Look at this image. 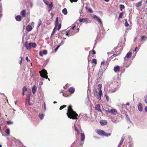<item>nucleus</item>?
Here are the masks:
<instances>
[{
  "label": "nucleus",
  "mask_w": 147,
  "mask_h": 147,
  "mask_svg": "<svg viewBox=\"0 0 147 147\" xmlns=\"http://www.w3.org/2000/svg\"><path fill=\"white\" fill-rule=\"evenodd\" d=\"M67 114L68 117L70 119H78L79 117L78 114L72 110L71 105L68 107Z\"/></svg>",
  "instance_id": "1"
},
{
  "label": "nucleus",
  "mask_w": 147,
  "mask_h": 147,
  "mask_svg": "<svg viewBox=\"0 0 147 147\" xmlns=\"http://www.w3.org/2000/svg\"><path fill=\"white\" fill-rule=\"evenodd\" d=\"M40 73L41 77L46 79H48V80L50 81V79L48 78L47 71L45 69H43L42 70L40 71Z\"/></svg>",
  "instance_id": "2"
},
{
  "label": "nucleus",
  "mask_w": 147,
  "mask_h": 147,
  "mask_svg": "<svg viewBox=\"0 0 147 147\" xmlns=\"http://www.w3.org/2000/svg\"><path fill=\"white\" fill-rule=\"evenodd\" d=\"M96 131L99 135L105 136L107 137L110 136L111 134V133H106L103 130L100 129L96 130Z\"/></svg>",
  "instance_id": "3"
},
{
  "label": "nucleus",
  "mask_w": 147,
  "mask_h": 147,
  "mask_svg": "<svg viewBox=\"0 0 147 147\" xmlns=\"http://www.w3.org/2000/svg\"><path fill=\"white\" fill-rule=\"evenodd\" d=\"M98 86L100 90L98 95L97 96V98L100 100L101 99V96L102 95V91L101 90L102 86L101 85L99 84L98 85Z\"/></svg>",
  "instance_id": "4"
},
{
  "label": "nucleus",
  "mask_w": 147,
  "mask_h": 147,
  "mask_svg": "<svg viewBox=\"0 0 147 147\" xmlns=\"http://www.w3.org/2000/svg\"><path fill=\"white\" fill-rule=\"evenodd\" d=\"M47 53V51L46 50H44L42 51H40L39 53V55L41 56H42L43 55H46Z\"/></svg>",
  "instance_id": "5"
},
{
  "label": "nucleus",
  "mask_w": 147,
  "mask_h": 147,
  "mask_svg": "<svg viewBox=\"0 0 147 147\" xmlns=\"http://www.w3.org/2000/svg\"><path fill=\"white\" fill-rule=\"evenodd\" d=\"M93 18L96 19V20H97L101 24V25H102V22L101 20L99 18H98L97 16L95 15H94L93 16Z\"/></svg>",
  "instance_id": "6"
},
{
  "label": "nucleus",
  "mask_w": 147,
  "mask_h": 147,
  "mask_svg": "<svg viewBox=\"0 0 147 147\" xmlns=\"http://www.w3.org/2000/svg\"><path fill=\"white\" fill-rule=\"evenodd\" d=\"M79 21L80 22H86L88 23V20L87 18H83L79 19Z\"/></svg>",
  "instance_id": "7"
},
{
  "label": "nucleus",
  "mask_w": 147,
  "mask_h": 147,
  "mask_svg": "<svg viewBox=\"0 0 147 147\" xmlns=\"http://www.w3.org/2000/svg\"><path fill=\"white\" fill-rule=\"evenodd\" d=\"M108 112L109 113L112 114L114 115H116L117 113V111L114 109H111L110 111H108Z\"/></svg>",
  "instance_id": "8"
},
{
  "label": "nucleus",
  "mask_w": 147,
  "mask_h": 147,
  "mask_svg": "<svg viewBox=\"0 0 147 147\" xmlns=\"http://www.w3.org/2000/svg\"><path fill=\"white\" fill-rule=\"evenodd\" d=\"M100 105L99 104H98L96 105L95 107V109L96 110L99 111L101 112V111L100 109Z\"/></svg>",
  "instance_id": "9"
},
{
  "label": "nucleus",
  "mask_w": 147,
  "mask_h": 147,
  "mask_svg": "<svg viewBox=\"0 0 147 147\" xmlns=\"http://www.w3.org/2000/svg\"><path fill=\"white\" fill-rule=\"evenodd\" d=\"M132 54V53L131 52H129L126 55L125 57L124 58V60H126L125 59L126 57H127V58H129L131 55Z\"/></svg>",
  "instance_id": "10"
},
{
  "label": "nucleus",
  "mask_w": 147,
  "mask_h": 147,
  "mask_svg": "<svg viewBox=\"0 0 147 147\" xmlns=\"http://www.w3.org/2000/svg\"><path fill=\"white\" fill-rule=\"evenodd\" d=\"M100 123L101 125H104L107 124V122L105 120H102L100 121Z\"/></svg>",
  "instance_id": "11"
},
{
  "label": "nucleus",
  "mask_w": 147,
  "mask_h": 147,
  "mask_svg": "<svg viewBox=\"0 0 147 147\" xmlns=\"http://www.w3.org/2000/svg\"><path fill=\"white\" fill-rule=\"evenodd\" d=\"M37 90V87L35 85H34L32 89V92L33 94H34L36 92Z\"/></svg>",
  "instance_id": "12"
},
{
  "label": "nucleus",
  "mask_w": 147,
  "mask_h": 147,
  "mask_svg": "<svg viewBox=\"0 0 147 147\" xmlns=\"http://www.w3.org/2000/svg\"><path fill=\"white\" fill-rule=\"evenodd\" d=\"M33 27L30 25L28 26L26 28V30L28 31H30L32 30Z\"/></svg>",
  "instance_id": "13"
},
{
  "label": "nucleus",
  "mask_w": 147,
  "mask_h": 147,
  "mask_svg": "<svg viewBox=\"0 0 147 147\" xmlns=\"http://www.w3.org/2000/svg\"><path fill=\"white\" fill-rule=\"evenodd\" d=\"M138 109L140 111H142V106L141 104L140 103L138 106Z\"/></svg>",
  "instance_id": "14"
},
{
  "label": "nucleus",
  "mask_w": 147,
  "mask_h": 147,
  "mask_svg": "<svg viewBox=\"0 0 147 147\" xmlns=\"http://www.w3.org/2000/svg\"><path fill=\"white\" fill-rule=\"evenodd\" d=\"M25 46L27 50H30L31 47V44L30 43L28 45L26 42Z\"/></svg>",
  "instance_id": "15"
},
{
  "label": "nucleus",
  "mask_w": 147,
  "mask_h": 147,
  "mask_svg": "<svg viewBox=\"0 0 147 147\" xmlns=\"http://www.w3.org/2000/svg\"><path fill=\"white\" fill-rule=\"evenodd\" d=\"M81 141L82 142L84 141V140L85 139V136L84 134L83 133H81Z\"/></svg>",
  "instance_id": "16"
},
{
  "label": "nucleus",
  "mask_w": 147,
  "mask_h": 147,
  "mask_svg": "<svg viewBox=\"0 0 147 147\" xmlns=\"http://www.w3.org/2000/svg\"><path fill=\"white\" fill-rule=\"evenodd\" d=\"M120 69V67L119 66H117L114 67V70L115 72H117L119 71Z\"/></svg>",
  "instance_id": "17"
},
{
  "label": "nucleus",
  "mask_w": 147,
  "mask_h": 147,
  "mask_svg": "<svg viewBox=\"0 0 147 147\" xmlns=\"http://www.w3.org/2000/svg\"><path fill=\"white\" fill-rule=\"evenodd\" d=\"M69 91L71 93L73 94L74 92L75 89L71 87L69 89Z\"/></svg>",
  "instance_id": "18"
},
{
  "label": "nucleus",
  "mask_w": 147,
  "mask_h": 147,
  "mask_svg": "<svg viewBox=\"0 0 147 147\" xmlns=\"http://www.w3.org/2000/svg\"><path fill=\"white\" fill-rule=\"evenodd\" d=\"M142 3V1H140L139 2L136 3L135 4V6L136 7H139L141 5Z\"/></svg>",
  "instance_id": "19"
},
{
  "label": "nucleus",
  "mask_w": 147,
  "mask_h": 147,
  "mask_svg": "<svg viewBox=\"0 0 147 147\" xmlns=\"http://www.w3.org/2000/svg\"><path fill=\"white\" fill-rule=\"evenodd\" d=\"M15 18L16 20L18 21H20L21 20V18L20 16L19 15L17 16Z\"/></svg>",
  "instance_id": "20"
},
{
  "label": "nucleus",
  "mask_w": 147,
  "mask_h": 147,
  "mask_svg": "<svg viewBox=\"0 0 147 147\" xmlns=\"http://www.w3.org/2000/svg\"><path fill=\"white\" fill-rule=\"evenodd\" d=\"M21 13L23 16L24 17H25L26 14V11L24 10H22L21 12Z\"/></svg>",
  "instance_id": "21"
},
{
  "label": "nucleus",
  "mask_w": 147,
  "mask_h": 147,
  "mask_svg": "<svg viewBox=\"0 0 147 147\" xmlns=\"http://www.w3.org/2000/svg\"><path fill=\"white\" fill-rule=\"evenodd\" d=\"M94 96H96V98H97V96L98 95V92L97 91V90L96 89H94Z\"/></svg>",
  "instance_id": "22"
},
{
  "label": "nucleus",
  "mask_w": 147,
  "mask_h": 147,
  "mask_svg": "<svg viewBox=\"0 0 147 147\" xmlns=\"http://www.w3.org/2000/svg\"><path fill=\"white\" fill-rule=\"evenodd\" d=\"M62 12L64 15H66L67 13V10L65 8H64L62 10Z\"/></svg>",
  "instance_id": "23"
},
{
  "label": "nucleus",
  "mask_w": 147,
  "mask_h": 147,
  "mask_svg": "<svg viewBox=\"0 0 147 147\" xmlns=\"http://www.w3.org/2000/svg\"><path fill=\"white\" fill-rule=\"evenodd\" d=\"M42 22L41 20L40 19H39V20L38 22V25L37 26V28H38L39 27V26L41 25V24L42 23Z\"/></svg>",
  "instance_id": "24"
},
{
  "label": "nucleus",
  "mask_w": 147,
  "mask_h": 147,
  "mask_svg": "<svg viewBox=\"0 0 147 147\" xmlns=\"http://www.w3.org/2000/svg\"><path fill=\"white\" fill-rule=\"evenodd\" d=\"M118 88H114L113 89L111 90H109V91L111 93H114L115 92L116 90H117Z\"/></svg>",
  "instance_id": "25"
},
{
  "label": "nucleus",
  "mask_w": 147,
  "mask_h": 147,
  "mask_svg": "<svg viewBox=\"0 0 147 147\" xmlns=\"http://www.w3.org/2000/svg\"><path fill=\"white\" fill-rule=\"evenodd\" d=\"M44 116V115L43 114H39V116L40 119L41 120L43 119V118Z\"/></svg>",
  "instance_id": "26"
},
{
  "label": "nucleus",
  "mask_w": 147,
  "mask_h": 147,
  "mask_svg": "<svg viewBox=\"0 0 147 147\" xmlns=\"http://www.w3.org/2000/svg\"><path fill=\"white\" fill-rule=\"evenodd\" d=\"M31 44V47H32L34 48H35L36 47V44L35 43H30Z\"/></svg>",
  "instance_id": "27"
},
{
  "label": "nucleus",
  "mask_w": 147,
  "mask_h": 147,
  "mask_svg": "<svg viewBox=\"0 0 147 147\" xmlns=\"http://www.w3.org/2000/svg\"><path fill=\"white\" fill-rule=\"evenodd\" d=\"M58 18L57 17L56 19V20L55 22V26L56 27L58 25Z\"/></svg>",
  "instance_id": "28"
},
{
  "label": "nucleus",
  "mask_w": 147,
  "mask_h": 147,
  "mask_svg": "<svg viewBox=\"0 0 147 147\" xmlns=\"http://www.w3.org/2000/svg\"><path fill=\"white\" fill-rule=\"evenodd\" d=\"M105 63L106 61H102L101 63V67H104Z\"/></svg>",
  "instance_id": "29"
},
{
  "label": "nucleus",
  "mask_w": 147,
  "mask_h": 147,
  "mask_svg": "<svg viewBox=\"0 0 147 147\" xmlns=\"http://www.w3.org/2000/svg\"><path fill=\"white\" fill-rule=\"evenodd\" d=\"M5 132L8 135H9L10 134V129H7L5 131Z\"/></svg>",
  "instance_id": "30"
},
{
  "label": "nucleus",
  "mask_w": 147,
  "mask_h": 147,
  "mask_svg": "<svg viewBox=\"0 0 147 147\" xmlns=\"http://www.w3.org/2000/svg\"><path fill=\"white\" fill-rule=\"evenodd\" d=\"M69 32H70L69 31H68L66 33V35L67 36H69L73 35V34H69Z\"/></svg>",
  "instance_id": "31"
},
{
  "label": "nucleus",
  "mask_w": 147,
  "mask_h": 147,
  "mask_svg": "<svg viewBox=\"0 0 147 147\" xmlns=\"http://www.w3.org/2000/svg\"><path fill=\"white\" fill-rule=\"evenodd\" d=\"M48 5L49 6V8L50 9V10H51V9H52V8L53 7V3L51 2V3L49 5L48 4Z\"/></svg>",
  "instance_id": "32"
},
{
  "label": "nucleus",
  "mask_w": 147,
  "mask_h": 147,
  "mask_svg": "<svg viewBox=\"0 0 147 147\" xmlns=\"http://www.w3.org/2000/svg\"><path fill=\"white\" fill-rule=\"evenodd\" d=\"M144 102L146 103H147V95L144 96Z\"/></svg>",
  "instance_id": "33"
},
{
  "label": "nucleus",
  "mask_w": 147,
  "mask_h": 147,
  "mask_svg": "<svg viewBox=\"0 0 147 147\" xmlns=\"http://www.w3.org/2000/svg\"><path fill=\"white\" fill-rule=\"evenodd\" d=\"M30 94H29L28 95V96L27 98V100L28 102H29L30 101Z\"/></svg>",
  "instance_id": "34"
},
{
  "label": "nucleus",
  "mask_w": 147,
  "mask_h": 147,
  "mask_svg": "<svg viewBox=\"0 0 147 147\" xmlns=\"http://www.w3.org/2000/svg\"><path fill=\"white\" fill-rule=\"evenodd\" d=\"M120 8L121 10H122L123 9H124L125 8V7L124 5H120Z\"/></svg>",
  "instance_id": "35"
},
{
  "label": "nucleus",
  "mask_w": 147,
  "mask_h": 147,
  "mask_svg": "<svg viewBox=\"0 0 147 147\" xmlns=\"http://www.w3.org/2000/svg\"><path fill=\"white\" fill-rule=\"evenodd\" d=\"M66 107V105H63L61 106L60 107V108H59V109L60 110H61L62 109H63V108H65Z\"/></svg>",
  "instance_id": "36"
},
{
  "label": "nucleus",
  "mask_w": 147,
  "mask_h": 147,
  "mask_svg": "<svg viewBox=\"0 0 147 147\" xmlns=\"http://www.w3.org/2000/svg\"><path fill=\"white\" fill-rule=\"evenodd\" d=\"M92 63H94L95 64H96L97 63L96 60L95 59H92Z\"/></svg>",
  "instance_id": "37"
},
{
  "label": "nucleus",
  "mask_w": 147,
  "mask_h": 147,
  "mask_svg": "<svg viewBox=\"0 0 147 147\" xmlns=\"http://www.w3.org/2000/svg\"><path fill=\"white\" fill-rule=\"evenodd\" d=\"M125 26H126V27H128L129 26V24H128V23H127V20L126 19L125 20Z\"/></svg>",
  "instance_id": "38"
},
{
  "label": "nucleus",
  "mask_w": 147,
  "mask_h": 147,
  "mask_svg": "<svg viewBox=\"0 0 147 147\" xmlns=\"http://www.w3.org/2000/svg\"><path fill=\"white\" fill-rule=\"evenodd\" d=\"M45 3L47 5H48L49 2L46 0H43Z\"/></svg>",
  "instance_id": "39"
},
{
  "label": "nucleus",
  "mask_w": 147,
  "mask_h": 147,
  "mask_svg": "<svg viewBox=\"0 0 147 147\" xmlns=\"http://www.w3.org/2000/svg\"><path fill=\"white\" fill-rule=\"evenodd\" d=\"M27 90V88L25 87H24L23 89H22V91L23 92H25V91H26Z\"/></svg>",
  "instance_id": "40"
},
{
  "label": "nucleus",
  "mask_w": 147,
  "mask_h": 147,
  "mask_svg": "<svg viewBox=\"0 0 147 147\" xmlns=\"http://www.w3.org/2000/svg\"><path fill=\"white\" fill-rule=\"evenodd\" d=\"M123 15V12L120 13L119 14V18H122Z\"/></svg>",
  "instance_id": "41"
},
{
  "label": "nucleus",
  "mask_w": 147,
  "mask_h": 147,
  "mask_svg": "<svg viewBox=\"0 0 147 147\" xmlns=\"http://www.w3.org/2000/svg\"><path fill=\"white\" fill-rule=\"evenodd\" d=\"M88 11L89 12L92 13V12H93V11L91 8H88Z\"/></svg>",
  "instance_id": "42"
},
{
  "label": "nucleus",
  "mask_w": 147,
  "mask_h": 147,
  "mask_svg": "<svg viewBox=\"0 0 147 147\" xmlns=\"http://www.w3.org/2000/svg\"><path fill=\"white\" fill-rule=\"evenodd\" d=\"M75 27H76V26L74 24H73V25L72 27L70 29V30H71V29L74 30Z\"/></svg>",
  "instance_id": "43"
},
{
  "label": "nucleus",
  "mask_w": 147,
  "mask_h": 147,
  "mask_svg": "<svg viewBox=\"0 0 147 147\" xmlns=\"http://www.w3.org/2000/svg\"><path fill=\"white\" fill-rule=\"evenodd\" d=\"M123 142H121V141H120L119 143V144L118 145V147H120L121 146L122 144L123 143Z\"/></svg>",
  "instance_id": "44"
},
{
  "label": "nucleus",
  "mask_w": 147,
  "mask_h": 147,
  "mask_svg": "<svg viewBox=\"0 0 147 147\" xmlns=\"http://www.w3.org/2000/svg\"><path fill=\"white\" fill-rule=\"evenodd\" d=\"M56 27L55 26V27L54 28L53 30V32L51 34V35H52L55 32V31L56 30Z\"/></svg>",
  "instance_id": "45"
},
{
  "label": "nucleus",
  "mask_w": 147,
  "mask_h": 147,
  "mask_svg": "<svg viewBox=\"0 0 147 147\" xmlns=\"http://www.w3.org/2000/svg\"><path fill=\"white\" fill-rule=\"evenodd\" d=\"M76 131V134L77 135H78L79 134L80 132H79V130H78V129L76 130V131Z\"/></svg>",
  "instance_id": "46"
},
{
  "label": "nucleus",
  "mask_w": 147,
  "mask_h": 147,
  "mask_svg": "<svg viewBox=\"0 0 147 147\" xmlns=\"http://www.w3.org/2000/svg\"><path fill=\"white\" fill-rule=\"evenodd\" d=\"M59 47H60V45H59L56 48V49H55V52H56L58 50V49H59Z\"/></svg>",
  "instance_id": "47"
},
{
  "label": "nucleus",
  "mask_w": 147,
  "mask_h": 147,
  "mask_svg": "<svg viewBox=\"0 0 147 147\" xmlns=\"http://www.w3.org/2000/svg\"><path fill=\"white\" fill-rule=\"evenodd\" d=\"M105 96H106V100H107V101H108L109 100V96L106 95H105Z\"/></svg>",
  "instance_id": "48"
},
{
  "label": "nucleus",
  "mask_w": 147,
  "mask_h": 147,
  "mask_svg": "<svg viewBox=\"0 0 147 147\" xmlns=\"http://www.w3.org/2000/svg\"><path fill=\"white\" fill-rule=\"evenodd\" d=\"M78 0H70V1L71 3H72L74 2H76Z\"/></svg>",
  "instance_id": "49"
},
{
  "label": "nucleus",
  "mask_w": 147,
  "mask_h": 147,
  "mask_svg": "<svg viewBox=\"0 0 147 147\" xmlns=\"http://www.w3.org/2000/svg\"><path fill=\"white\" fill-rule=\"evenodd\" d=\"M61 24H60L58 28V30H60V28H61Z\"/></svg>",
  "instance_id": "50"
},
{
  "label": "nucleus",
  "mask_w": 147,
  "mask_h": 147,
  "mask_svg": "<svg viewBox=\"0 0 147 147\" xmlns=\"http://www.w3.org/2000/svg\"><path fill=\"white\" fill-rule=\"evenodd\" d=\"M7 123L8 124H13L12 122L10 121H8Z\"/></svg>",
  "instance_id": "51"
},
{
  "label": "nucleus",
  "mask_w": 147,
  "mask_h": 147,
  "mask_svg": "<svg viewBox=\"0 0 147 147\" xmlns=\"http://www.w3.org/2000/svg\"><path fill=\"white\" fill-rule=\"evenodd\" d=\"M124 139H125L124 138V137H122V138H121V141L122 142H123V141H124Z\"/></svg>",
  "instance_id": "52"
},
{
  "label": "nucleus",
  "mask_w": 147,
  "mask_h": 147,
  "mask_svg": "<svg viewBox=\"0 0 147 147\" xmlns=\"http://www.w3.org/2000/svg\"><path fill=\"white\" fill-rule=\"evenodd\" d=\"M117 55L116 54H113L111 57L113 58L117 56Z\"/></svg>",
  "instance_id": "53"
},
{
  "label": "nucleus",
  "mask_w": 147,
  "mask_h": 147,
  "mask_svg": "<svg viewBox=\"0 0 147 147\" xmlns=\"http://www.w3.org/2000/svg\"><path fill=\"white\" fill-rule=\"evenodd\" d=\"M112 121L114 123H117V121L116 120H114V119H112Z\"/></svg>",
  "instance_id": "54"
},
{
  "label": "nucleus",
  "mask_w": 147,
  "mask_h": 147,
  "mask_svg": "<svg viewBox=\"0 0 147 147\" xmlns=\"http://www.w3.org/2000/svg\"><path fill=\"white\" fill-rule=\"evenodd\" d=\"M21 58V59L20 60V64H21L22 62V59H23V58H22V57H20Z\"/></svg>",
  "instance_id": "55"
},
{
  "label": "nucleus",
  "mask_w": 147,
  "mask_h": 147,
  "mask_svg": "<svg viewBox=\"0 0 147 147\" xmlns=\"http://www.w3.org/2000/svg\"><path fill=\"white\" fill-rule=\"evenodd\" d=\"M145 36H142V38H141V40H144V38H145Z\"/></svg>",
  "instance_id": "56"
},
{
  "label": "nucleus",
  "mask_w": 147,
  "mask_h": 147,
  "mask_svg": "<svg viewBox=\"0 0 147 147\" xmlns=\"http://www.w3.org/2000/svg\"><path fill=\"white\" fill-rule=\"evenodd\" d=\"M26 59L28 61H30V60L28 59V57H26Z\"/></svg>",
  "instance_id": "57"
},
{
  "label": "nucleus",
  "mask_w": 147,
  "mask_h": 147,
  "mask_svg": "<svg viewBox=\"0 0 147 147\" xmlns=\"http://www.w3.org/2000/svg\"><path fill=\"white\" fill-rule=\"evenodd\" d=\"M33 26V25L34 24V22H31L30 23Z\"/></svg>",
  "instance_id": "58"
},
{
  "label": "nucleus",
  "mask_w": 147,
  "mask_h": 147,
  "mask_svg": "<svg viewBox=\"0 0 147 147\" xmlns=\"http://www.w3.org/2000/svg\"><path fill=\"white\" fill-rule=\"evenodd\" d=\"M43 84V82H42V81H41V82H40V84H39V85H42Z\"/></svg>",
  "instance_id": "59"
},
{
  "label": "nucleus",
  "mask_w": 147,
  "mask_h": 147,
  "mask_svg": "<svg viewBox=\"0 0 147 147\" xmlns=\"http://www.w3.org/2000/svg\"><path fill=\"white\" fill-rule=\"evenodd\" d=\"M92 53L94 55V54H95L96 52L94 50H93L92 51Z\"/></svg>",
  "instance_id": "60"
},
{
  "label": "nucleus",
  "mask_w": 147,
  "mask_h": 147,
  "mask_svg": "<svg viewBox=\"0 0 147 147\" xmlns=\"http://www.w3.org/2000/svg\"><path fill=\"white\" fill-rule=\"evenodd\" d=\"M74 129H75V130L76 131V130L78 129L77 128V127H76L75 125H74Z\"/></svg>",
  "instance_id": "61"
},
{
  "label": "nucleus",
  "mask_w": 147,
  "mask_h": 147,
  "mask_svg": "<svg viewBox=\"0 0 147 147\" xmlns=\"http://www.w3.org/2000/svg\"><path fill=\"white\" fill-rule=\"evenodd\" d=\"M145 110L146 112H147V106L145 107Z\"/></svg>",
  "instance_id": "62"
},
{
  "label": "nucleus",
  "mask_w": 147,
  "mask_h": 147,
  "mask_svg": "<svg viewBox=\"0 0 147 147\" xmlns=\"http://www.w3.org/2000/svg\"><path fill=\"white\" fill-rule=\"evenodd\" d=\"M64 43V42L63 41H62V42H61L60 43V45H63Z\"/></svg>",
  "instance_id": "63"
},
{
  "label": "nucleus",
  "mask_w": 147,
  "mask_h": 147,
  "mask_svg": "<svg viewBox=\"0 0 147 147\" xmlns=\"http://www.w3.org/2000/svg\"><path fill=\"white\" fill-rule=\"evenodd\" d=\"M126 105H129V102H127L126 104Z\"/></svg>",
  "instance_id": "64"
}]
</instances>
